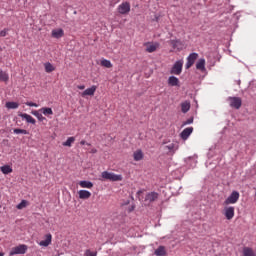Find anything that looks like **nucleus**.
Listing matches in <instances>:
<instances>
[{"label": "nucleus", "mask_w": 256, "mask_h": 256, "mask_svg": "<svg viewBox=\"0 0 256 256\" xmlns=\"http://www.w3.org/2000/svg\"><path fill=\"white\" fill-rule=\"evenodd\" d=\"M44 67H45L46 73H53V71H55V66H53V64H51L50 62H46L44 64Z\"/></svg>", "instance_id": "obj_26"}, {"label": "nucleus", "mask_w": 256, "mask_h": 256, "mask_svg": "<svg viewBox=\"0 0 256 256\" xmlns=\"http://www.w3.org/2000/svg\"><path fill=\"white\" fill-rule=\"evenodd\" d=\"M189 109H191V103L185 101L181 103V111L182 113H188Z\"/></svg>", "instance_id": "obj_23"}, {"label": "nucleus", "mask_w": 256, "mask_h": 256, "mask_svg": "<svg viewBox=\"0 0 256 256\" xmlns=\"http://www.w3.org/2000/svg\"><path fill=\"white\" fill-rule=\"evenodd\" d=\"M191 123H193V117L184 121L182 125L183 127H185V125H191Z\"/></svg>", "instance_id": "obj_36"}, {"label": "nucleus", "mask_w": 256, "mask_h": 256, "mask_svg": "<svg viewBox=\"0 0 256 256\" xmlns=\"http://www.w3.org/2000/svg\"><path fill=\"white\" fill-rule=\"evenodd\" d=\"M39 111H41V113H43V115H46V116L53 115V109L51 108L43 107Z\"/></svg>", "instance_id": "obj_30"}, {"label": "nucleus", "mask_w": 256, "mask_h": 256, "mask_svg": "<svg viewBox=\"0 0 256 256\" xmlns=\"http://www.w3.org/2000/svg\"><path fill=\"white\" fill-rule=\"evenodd\" d=\"M0 209H1V205H0Z\"/></svg>", "instance_id": "obj_44"}, {"label": "nucleus", "mask_w": 256, "mask_h": 256, "mask_svg": "<svg viewBox=\"0 0 256 256\" xmlns=\"http://www.w3.org/2000/svg\"><path fill=\"white\" fill-rule=\"evenodd\" d=\"M144 46L146 47V51L147 53H155V51H157V49H159V43L155 42H146L144 44Z\"/></svg>", "instance_id": "obj_11"}, {"label": "nucleus", "mask_w": 256, "mask_h": 256, "mask_svg": "<svg viewBox=\"0 0 256 256\" xmlns=\"http://www.w3.org/2000/svg\"><path fill=\"white\" fill-rule=\"evenodd\" d=\"M84 256H97V252H93L90 249L86 250Z\"/></svg>", "instance_id": "obj_35"}, {"label": "nucleus", "mask_w": 256, "mask_h": 256, "mask_svg": "<svg viewBox=\"0 0 256 256\" xmlns=\"http://www.w3.org/2000/svg\"><path fill=\"white\" fill-rule=\"evenodd\" d=\"M77 89H80V91H83L85 89V85H78Z\"/></svg>", "instance_id": "obj_40"}, {"label": "nucleus", "mask_w": 256, "mask_h": 256, "mask_svg": "<svg viewBox=\"0 0 256 256\" xmlns=\"http://www.w3.org/2000/svg\"><path fill=\"white\" fill-rule=\"evenodd\" d=\"M78 184L82 189H93V182L91 181L83 180L80 181Z\"/></svg>", "instance_id": "obj_18"}, {"label": "nucleus", "mask_w": 256, "mask_h": 256, "mask_svg": "<svg viewBox=\"0 0 256 256\" xmlns=\"http://www.w3.org/2000/svg\"><path fill=\"white\" fill-rule=\"evenodd\" d=\"M154 255L156 256H166L167 250L165 249V246H159L155 251Z\"/></svg>", "instance_id": "obj_20"}, {"label": "nucleus", "mask_w": 256, "mask_h": 256, "mask_svg": "<svg viewBox=\"0 0 256 256\" xmlns=\"http://www.w3.org/2000/svg\"><path fill=\"white\" fill-rule=\"evenodd\" d=\"M73 143H75V137H69L62 145L63 147H71Z\"/></svg>", "instance_id": "obj_29"}, {"label": "nucleus", "mask_w": 256, "mask_h": 256, "mask_svg": "<svg viewBox=\"0 0 256 256\" xmlns=\"http://www.w3.org/2000/svg\"><path fill=\"white\" fill-rule=\"evenodd\" d=\"M165 149H167L169 151H173V149H175V144L166 145Z\"/></svg>", "instance_id": "obj_38"}, {"label": "nucleus", "mask_w": 256, "mask_h": 256, "mask_svg": "<svg viewBox=\"0 0 256 256\" xmlns=\"http://www.w3.org/2000/svg\"><path fill=\"white\" fill-rule=\"evenodd\" d=\"M27 245L25 244H20L16 247H13L9 253L10 256L13 255H25L27 253Z\"/></svg>", "instance_id": "obj_2"}, {"label": "nucleus", "mask_w": 256, "mask_h": 256, "mask_svg": "<svg viewBox=\"0 0 256 256\" xmlns=\"http://www.w3.org/2000/svg\"><path fill=\"white\" fill-rule=\"evenodd\" d=\"M100 65L102 67H106V69H111V67H113V64L111 63V61H109L107 59L101 60Z\"/></svg>", "instance_id": "obj_27"}, {"label": "nucleus", "mask_w": 256, "mask_h": 256, "mask_svg": "<svg viewBox=\"0 0 256 256\" xmlns=\"http://www.w3.org/2000/svg\"><path fill=\"white\" fill-rule=\"evenodd\" d=\"M168 85H170V87H179V78L170 76L168 78Z\"/></svg>", "instance_id": "obj_17"}, {"label": "nucleus", "mask_w": 256, "mask_h": 256, "mask_svg": "<svg viewBox=\"0 0 256 256\" xmlns=\"http://www.w3.org/2000/svg\"><path fill=\"white\" fill-rule=\"evenodd\" d=\"M79 199H90L91 198V192L88 190H80L78 191Z\"/></svg>", "instance_id": "obj_19"}, {"label": "nucleus", "mask_w": 256, "mask_h": 256, "mask_svg": "<svg viewBox=\"0 0 256 256\" xmlns=\"http://www.w3.org/2000/svg\"><path fill=\"white\" fill-rule=\"evenodd\" d=\"M191 133H193V127L185 128L180 134L181 139H183V141H187Z\"/></svg>", "instance_id": "obj_14"}, {"label": "nucleus", "mask_w": 256, "mask_h": 256, "mask_svg": "<svg viewBox=\"0 0 256 256\" xmlns=\"http://www.w3.org/2000/svg\"><path fill=\"white\" fill-rule=\"evenodd\" d=\"M13 133H15V135H29V131L20 128H15Z\"/></svg>", "instance_id": "obj_28"}, {"label": "nucleus", "mask_w": 256, "mask_h": 256, "mask_svg": "<svg viewBox=\"0 0 256 256\" xmlns=\"http://www.w3.org/2000/svg\"><path fill=\"white\" fill-rule=\"evenodd\" d=\"M32 115H34V117H36L38 121H45V117L43 116V114L39 113V111L37 110L32 111Z\"/></svg>", "instance_id": "obj_31"}, {"label": "nucleus", "mask_w": 256, "mask_h": 256, "mask_svg": "<svg viewBox=\"0 0 256 256\" xmlns=\"http://www.w3.org/2000/svg\"><path fill=\"white\" fill-rule=\"evenodd\" d=\"M159 199V193L157 192H149L145 196V203H154V201H157Z\"/></svg>", "instance_id": "obj_10"}, {"label": "nucleus", "mask_w": 256, "mask_h": 256, "mask_svg": "<svg viewBox=\"0 0 256 256\" xmlns=\"http://www.w3.org/2000/svg\"><path fill=\"white\" fill-rule=\"evenodd\" d=\"M0 81L7 83L9 81V73L0 69Z\"/></svg>", "instance_id": "obj_21"}, {"label": "nucleus", "mask_w": 256, "mask_h": 256, "mask_svg": "<svg viewBox=\"0 0 256 256\" xmlns=\"http://www.w3.org/2000/svg\"><path fill=\"white\" fill-rule=\"evenodd\" d=\"M92 153H97V149H92Z\"/></svg>", "instance_id": "obj_42"}, {"label": "nucleus", "mask_w": 256, "mask_h": 256, "mask_svg": "<svg viewBox=\"0 0 256 256\" xmlns=\"http://www.w3.org/2000/svg\"><path fill=\"white\" fill-rule=\"evenodd\" d=\"M0 171L4 175H9V173H13V168H11L9 165H4L0 168Z\"/></svg>", "instance_id": "obj_25"}, {"label": "nucleus", "mask_w": 256, "mask_h": 256, "mask_svg": "<svg viewBox=\"0 0 256 256\" xmlns=\"http://www.w3.org/2000/svg\"><path fill=\"white\" fill-rule=\"evenodd\" d=\"M134 161H142L143 159V151L141 150H136L133 153Z\"/></svg>", "instance_id": "obj_24"}, {"label": "nucleus", "mask_w": 256, "mask_h": 256, "mask_svg": "<svg viewBox=\"0 0 256 256\" xmlns=\"http://www.w3.org/2000/svg\"><path fill=\"white\" fill-rule=\"evenodd\" d=\"M19 117H21L22 119H25V121L27 123H31V125H35V123H37L35 118H33V116H31V115H29L27 113H20Z\"/></svg>", "instance_id": "obj_13"}, {"label": "nucleus", "mask_w": 256, "mask_h": 256, "mask_svg": "<svg viewBox=\"0 0 256 256\" xmlns=\"http://www.w3.org/2000/svg\"><path fill=\"white\" fill-rule=\"evenodd\" d=\"M196 69H198V71H205V59L201 58L198 60L196 63Z\"/></svg>", "instance_id": "obj_22"}, {"label": "nucleus", "mask_w": 256, "mask_h": 256, "mask_svg": "<svg viewBox=\"0 0 256 256\" xmlns=\"http://www.w3.org/2000/svg\"><path fill=\"white\" fill-rule=\"evenodd\" d=\"M16 207L17 209H25L27 207V200H22Z\"/></svg>", "instance_id": "obj_34"}, {"label": "nucleus", "mask_w": 256, "mask_h": 256, "mask_svg": "<svg viewBox=\"0 0 256 256\" xmlns=\"http://www.w3.org/2000/svg\"><path fill=\"white\" fill-rule=\"evenodd\" d=\"M4 254L3 253H0V256H3Z\"/></svg>", "instance_id": "obj_43"}, {"label": "nucleus", "mask_w": 256, "mask_h": 256, "mask_svg": "<svg viewBox=\"0 0 256 256\" xmlns=\"http://www.w3.org/2000/svg\"><path fill=\"white\" fill-rule=\"evenodd\" d=\"M63 35H65V32L61 28L52 30V37H54V39H61Z\"/></svg>", "instance_id": "obj_16"}, {"label": "nucleus", "mask_w": 256, "mask_h": 256, "mask_svg": "<svg viewBox=\"0 0 256 256\" xmlns=\"http://www.w3.org/2000/svg\"><path fill=\"white\" fill-rule=\"evenodd\" d=\"M171 75H181L183 73V60H178L174 63L170 70Z\"/></svg>", "instance_id": "obj_4"}, {"label": "nucleus", "mask_w": 256, "mask_h": 256, "mask_svg": "<svg viewBox=\"0 0 256 256\" xmlns=\"http://www.w3.org/2000/svg\"><path fill=\"white\" fill-rule=\"evenodd\" d=\"M198 58H199V54L191 53L187 57L186 69H191V67H193V65H195V61H197Z\"/></svg>", "instance_id": "obj_8"}, {"label": "nucleus", "mask_w": 256, "mask_h": 256, "mask_svg": "<svg viewBox=\"0 0 256 256\" xmlns=\"http://www.w3.org/2000/svg\"><path fill=\"white\" fill-rule=\"evenodd\" d=\"M26 105L28 107H39V104L35 103V102H26Z\"/></svg>", "instance_id": "obj_37"}, {"label": "nucleus", "mask_w": 256, "mask_h": 256, "mask_svg": "<svg viewBox=\"0 0 256 256\" xmlns=\"http://www.w3.org/2000/svg\"><path fill=\"white\" fill-rule=\"evenodd\" d=\"M101 178L102 179H100V181H112V182L123 181V175L115 174L109 171H103L101 173Z\"/></svg>", "instance_id": "obj_1"}, {"label": "nucleus", "mask_w": 256, "mask_h": 256, "mask_svg": "<svg viewBox=\"0 0 256 256\" xmlns=\"http://www.w3.org/2000/svg\"><path fill=\"white\" fill-rule=\"evenodd\" d=\"M239 197L241 195L237 191H232V193L228 196V198L224 201V205H235L237 201H239Z\"/></svg>", "instance_id": "obj_3"}, {"label": "nucleus", "mask_w": 256, "mask_h": 256, "mask_svg": "<svg viewBox=\"0 0 256 256\" xmlns=\"http://www.w3.org/2000/svg\"><path fill=\"white\" fill-rule=\"evenodd\" d=\"M6 107H7V109H18L19 108V103H17V102H7Z\"/></svg>", "instance_id": "obj_32"}, {"label": "nucleus", "mask_w": 256, "mask_h": 256, "mask_svg": "<svg viewBox=\"0 0 256 256\" xmlns=\"http://www.w3.org/2000/svg\"><path fill=\"white\" fill-rule=\"evenodd\" d=\"M95 91H97V86L93 85L91 88L84 90L81 93V97H93V95H95Z\"/></svg>", "instance_id": "obj_12"}, {"label": "nucleus", "mask_w": 256, "mask_h": 256, "mask_svg": "<svg viewBox=\"0 0 256 256\" xmlns=\"http://www.w3.org/2000/svg\"><path fill=\"white\" fill-rule=\"evenodd\" d=\"M229 102L230 107H233V109H241V105H243V101L239 97H230Z\"/></svg>", "instance_id": "obj_9"}, {"label": "nucleus", "mask_w": 256, "mask_h": 256, "mask_svg": "<svg viewBox=\"0 0 256 256\" xmlns=\"http://www.w3.org/2000/svg\"><path fill=\"white\" fill-rule=\"evenodd\" d=\"M44 240H41L38 243L40 247H49L53 241V235L51 233L45 234L43 237Z\"/></svg>", "instance_id": "obj_6"}, {"label": "nucleus", "mask_w": 256, "mask_h": 256, "mask_svg": "<svg viewBox=\"0 0 256 256\" xmlns=\"http://www.w3.org/2000/svg\"><path fill=\"white\" fill-rule=\"evenodd\" d=\"M180 44H181V41H179V40H171L170 41V45H171V47H173V49H177Z\"/></svg>", "instance_id": "obj_33"}, {"label": "nucleus", "mask_w": 256, "mask_h": 256, "mask_svg": "<svg viewBox=\"0 0 256 256\" xmlns=\"http://www.w3.org/2000/svg\"><path fill=\"white\" fill-rule=\"evenodd\" d=\"M223 215L226 217L228 221H231L233 217H235V207L233 206H226L223 210Z\"/></svg>", "instance_id": "obj_5"}, {"label": "nucleus", "mask_w": 256, "mask_h": 256, "mask_svg": "<svg viewBox=\"0 0 256 256\" xmlns=\"http://www.w3.org/2000/svg\"><path fill=\"white\" fill-rule=\"evenodd\" d=\"M117 10L120 15H127L131 11V4L129 2H123L118 6Z\"/></svg>", "instance_id": "obj_7"}, {"label": "nucleus", "mask_w": 256, "mask_h": 256, "mask_svg": "<svg viewBox=\"0 0 256 256\" xmlns=\"http://www.w3.org/2000/svg\"><path fill=\"white\" fill-rule=\"evenodd\" d=\"M87 142H85V140H82L81 142H80V145H85Z\"/></svg>", "instance_id": "obj_41"}, {"label": "nucleus", "mask_w": 256, "mask_h": 256, "mask_svg": "<svg viewBox=\"0 0 256 256\" xmlns=\"http://www.w3.org/2000/svg\"><path fill=\"white\" fill-rule=\"evenodd\" d=\"M242 255L243 256H256V251L253 250V248L246 246L242 249Z\"/></svg>", "instance_id": "obj_15"}, {"label": "nucleus", "mask_w": 256, "mask_h": 256, "mask_svg": "<svg viewBox=\"0 0 256 256\" xmlns=\"http://www.w3.org/2000/svg\"><path fill=\"white\" fill-rule=\"evenodd\" d=\"M0 37H7V29L0 31Z\"/></svg>", "instance_id": "obj_39"}]
</instances>
